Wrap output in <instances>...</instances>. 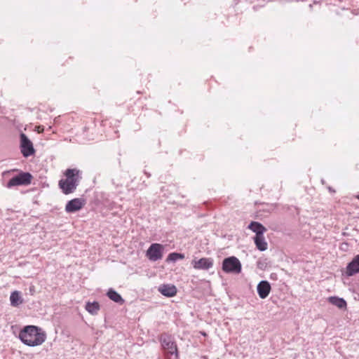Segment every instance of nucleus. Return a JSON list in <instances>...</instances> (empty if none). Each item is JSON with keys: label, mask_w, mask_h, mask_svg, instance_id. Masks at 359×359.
Segmentation results:
<instances>
[{"label": "nucleus", "mask_w": 359, "mask_h": 359, "mask_svg": "<svg viewBox=\"0 0 359 359\" xmlns=\"http://www.w3.org/2000/svg\"><path fill=\"white\" fill-rule=\"evenodd\" d=\"M357 198L359 200V195H358V196H357Z\"/></svg>", "instance_id": "24"}, {"label": "nucleus", "mask_w": 359, "mask_h": 359, "mask_svg": "<svg viewBox=\"0 0 359 359\" xmlns=\"http://www.w3.org/2000/svg\"><path fill=\"white\" fill-rule=\"evenodd\" d=\"M359 273V255H355L352 260L348 263L345 271L342 272V275L351 277Z\"/></svg>", "instance_id": "9"}, {"label": "nucleus", "mask_w": 359, "mask_h": 359, "mask_svg": "<svg viewBox=\"0 0 359 359\" xmlns=\"http://www.w3.org/2000/svg\"><path fill=\"white\" fill-rule=\"evenodd\" d=\"M18 338L24 344L34 347L42 344L46 339V332L36 325H26L19 332Z\"/></svg>", "instance_id": "1"}, {"label": "nucleus", "mask_w": 359, "mask_h": 359, "mask_svg": "<svg viewBox=\"0 0 359 359\" xmlns=\"http://www.w3.org/2000/svg\"><path fill=\"white\" fill-rule=\"evenodd\" d=\"M329 191H334L331 187H329Z\"/></svg>", "instance_id": "22"}, {"label": "nucleus", "mask_w": 359, "mask_h": 359, "mask_svg": "<svg viewBox=\"0 0 359 359\" xmlns=\"http://www.w3.org/2000/svg\"><path fill=\"white\" fill-rule=\"evenodd\" d=\"M107 297L112 301L119 304L124 303V299L122 298L120 294L112 288L108 290L107 292Z\"/></svg>", "instance_id": "16"}, {"label": "nucleus", "mask_w": 359, "mask_h": 359, "mask_svg": "<svg viewBox=\"0 0 359 359\" xmlns=\"http://www.w3.org/2000/svg\"><path fill=\"white\" fill-rule=\"evenodd\" d=\"M254 241L259 250L265 251L267 249L268 244L265 241L264 235L255 236Z\"/></svg>", "instance_id": "17"}, {"label": "nucleus", "mask_w": 359, "mask_h": 359, "mask_svg": "<svg viewBox=\"0 0 359 359\" xmlns=\"http://www.w3.org/2000/svg\"><path fill=\"white\" fill-rule=\"evenodd\" d=\"M222 269L226 273L238 274L241 272L242 265L237 257L231 256L223 259Z\"/></svg>", "instance_id": "4"}, {"label": "nucleus", "mask_w": 359, "mask_h": 359, "mask_svg": "<svg viewBox=\"0 0 359 359\" xmlns=\"http://www.w3.org/2000/svg\"><path fill=\"white\" fill-rule=\"evenodd\" d=\"M327 301L331 304L337 306L340 309H346V302L344 298L339 297L337 296H332L328 297Z\"/></svg>", "instance_id": "14"}, {"label": "nucleus", "mask_w": 359, "mask_h": 359, "mask_svg": "<svg viewBox=\"0 0 359 359\" xmlns=\"http://www.w3.org/2000/svg\"><path fill=\"white\" fill-rule=\"evenodd\" d=\"M191 264L196 270L208 271L212 268L214 260L211 257H203L199 259L194 258L191 261Z\"/></svg>", "instance_id": "8"}, {"label": "nucleus", "mask_w": 359, "mask_h": 359, "mask_svg": "<svg viewBox=\"0 0 359 359\" xmlns=\"http://www.w3.org/2000/svg\"><path fill=\"white\" fill-rule=\"evenodd\" d=\"M33 177L30 172L20 171L18 175L13 177L6 187L11 189L16 186H27L32 183Z\"/></svg>", "instance_id": "5"}, {"label": "nucleus", "mask_w": 359, "mask_h": 359, "mask_svg": "<svg viewBox=\"0 0 359 359\" xmlns=\"http://www.w3.org/2000/svg\"><path fill=\"white\" fill-rule=\"evenodd\" d=\"M100 304L97 302H87L86 304V311L92 315L97 314L100 310Z\"/></svg>", "instance_id": "18"}, {"label": "nucleus", "mask_w": 359, "mask_h": 359, "mask_svg": "<svg viewBox=\"0 0 359 359\" xmlns=\"http://www.w3.org/2000/svg\"><path fill=\"white\" fill-rule=\"evenodd\" d=\"M159 292L165 297H172L176 295L177 287L172 284H163L158 287Z\"/></svg>", "instance_id": "12"}, {"label": "nucleus", "mask_w": 359, "mask_h": 359, "mask_svg": "<svg viewBox=\"0 0 359 359\" xmlns=\"http://www.w3.org/2000/svg\"><path fill=\"white\" fill-rule=\"evenodd\" d=\"M20 148L22 156L25 158L29 157L35 154L33 143L25 133L20 135Z\"/></svg>", "instance_id": "6"}, {"label": "nucleus", "mask_w": 359, "mask_h": 359, "mask_svg": "<svg viewBox=\"0 0 359 359\" xmlns=\"http://www.w3.org/2000/svg\"><path fill=\"white\" fill-rule=\"evenodd\" d=\"M321 182H322L323 184H325V180L323 179H322L321 180Z\"/></svg>", "instance_id": "21"}, {"label": "nucleus", "mask_w": 359, "mask_h": 359, "mask_svg": "<svg viewBox=\"0 0 359 359\" xmlns=\"http://www.w3.org/2000/svg\"><path fill=\"white\" fill-rule=\"evenodd\" d=\"M164 248L160 243H152L146 252L147 258L152 262L159 260L163 257Z\"/></svg>", "instance_id": "7"}, {"label": "nucleus", "mask_w": 359, "mask_h": 359, "mask_svg": "<svg viewBox=\"0 0 359 359\" xmlns=\"http://www.w3.org/2000/svg\"><path fill=\"white\" fill-rule=\"evenodd\" d=\"M144 174L147 176V177H149L151 176V175L147 172L146 171L144 172Z\"/></svg>", "instance_id": "20"}, {"label": "nucleus", "mask_w": 359, "mask_h": 359, "mask_svg": "<svg viewBox=\"0 0 359 359\" xmlns=\"http://www.w3.org/2000/svg\"><path fill=\"white\" fill-rule=\"evenodd\" d=\"M184 258V255L183 253L180 252H171L168 255L166 262H175L177 260L183 259Z\"/></svg>", "instance_id": "19"}, {"label": "nucleus", "mask_w": 359, "mask_h": 359, "mask_svg": "<svg viewBox=\"0 0 359 359\" xmlns=\"http://www.w3.org/2000/svg\"><path fill=\"white\" fill-rule=\"evenodd\" d=\"M248 229L255 233V236H262L266 231V227L258 222H251Z\"/></svg>", "instance_id": "13"}, {"label": "nucleus", "mask_w": 359, "mask_h": 359, "mask_svg": "<svg viewBox=\"0 0 359 359\" xmlns=\"http://www.w3.org/2000/svg\"><path fill=\"white\" fill-rule=\"evenodd\" d=\"M271 290V285L267 280H261L257 287V291L261 299L266 298Z\"/></svg>", "instance_id": "11"}, {"label": "nucleus", "mask_w": 359, "mask_h": 359, "mask_svg": "<svg viewBox=\"0 0 359 359\" xmlns=\"http://www.w3.org/2000/svg\"><path fill=\"white\" fill-rule=\"evenodd\" d=\"M159 341L162 348L166 354L175 355V359L178 358V351L175 342L171 335L167 333H163L159 337Z\"/></svg>", "instance_id": "3"}, {"label": "nucleus", "mask_w": 359, "mask_h": 359, "mask_svg": "<svg viewBox=\"0 0 359 359\" xmlns=\"http://www.w3.org/2000/svg\"><path fill=\"white\" fill-rule=\"evenodd\" d=\"M57 118H58V117L57 118H55L54 121L56 122L57 121Z\"/></svg>", "instance_id": "23"}, {"label": "nucleus", "mask_w": 359, "mask_h": 359, "mask_svg": "<svg viewBox=\"0 0 359 359\" xmlns=\"http://www.w3.org/2000/svg\"><path fill=\"white\" fill-rule=\"evenodd\" d=\"M84 205V201L76 198L69 201L65 205V211L69 213L76 212L80 210Z\"/></svg>", "instance_id": "10"}, {"label": "nucleus", "mask_w": 359, "mask_h": 359, "mask_svg": "<svg viewBox=\"0 0 359 359\" xmlns=\"http://www.w3.org/2000/svg\"><path fill=\"white\" fill-rule=\"evenodd\" d=\"M11 305L17 307L23 303V299L19 291H13L10 295Z\"/></svg>", "instance_id": "15"}, {"label": "nucleus", "mask_w": 359, "mask_h": 359, "mask_svg": "<svg viewBox=\"0 0 359 359\" xmlns=\"http://www.w3.org/2000/svg\"><path fill=\"white\" fill-rule=\"evenodd\" d=\"M64 175L65 179H61L58 182V186L64 194L68 195L76 191L82 178L81 172L76 168H68Z\"/></svg>", "instance_id": "2"}]
</instances>
